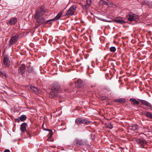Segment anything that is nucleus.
I'll use <instances>...</instances> for the list:
<instances>
[{
  "instance_id": "1",
  "label": "nucleus",
  "mask_w": 152,
  "mask_h": 152,
  "mask_svg": "<svg viewBox=\"0 0 152 152\" xmlns=\"http://www.w3.org/2000/svg\"><path fill=\"white\" fill-rule=\"evenodd\" d=\"M51 91L49 93L50 97L54 99L58 97V93L61 91L59 84L57 83H53L51 85Z\"/></svg>"
},
{
  "instance_id": "2",
  "label": "nucleus",
  "mask_w": 152,
  "mask_h": 152,
  "mask_svg": "<svg viewBox=\"0 0 152 152\" xmlns=\"http://www.w3.org/2000/svg\"><path fill=\"white\" fill-rule=\"evenodd\" d=\"M19 37V36L17 34L11 36L9 41V47H10L15 43L18 41Z\"/></svg>"
},
{
  "instance_id": "3",
  "label": "nucleus",
  "mask_w": 152,
  "mask_h": 152,
  "mask_svg": "<svg viewBox=\"0 0 152 152\" xmlns=\"http://www.w3.org/2000/svg\"><path fill=\"white\" fill-rule=\"evenodd\" d=\"M127 17L128 20L129 21L137 20L138 19V16L136 14L130 12L129 14L127 15Z\"/></svg>"
},
{
  "instance_id": "4",
  "label": "nucleus",
  "mask_w": 152,
  "mask_h": 152,
  "mask_svg": "<svg viewBox=\"0 0 152 152\" xmlns=\"http://www.w3.org/2000/svg\"><path fill=\"white\" fill-rule=\"evenodd\" d=\"M86 141L81 139H75L73 142L74 144L76 146H81L85 145L86 143Z\"/></svg>"
},
{
  "instance_id": "5",
  "label": "nucleus",
  "mask_w": 152,
  "mask_h": 152,
  "mask_svg": "<svg viewBox=\"0 0 152 152\" xmlns=\"http://www.w3.org/2000/svg\"><path fill=\"white\" fill-rule=\"evenodd\" d=\"M90 121L87 120L85 119H82L80 118H79L76 119L75 120V122L77 124H85L86 125L88 124Z\"/></svg>"
},
{
  "instance_id": "6",
  "label": "nucleus",
  "mask_w": 152,
  "mask_h": 152,
  "mask_svg": "<svg viewBox=\"0 0 152 152\" xmlns=\"http://www.w3.org/2000/svg\"><path fill=\"white\" fill-rule=\"evenodd\" d=\"M136 142L138 144L140 147H143L147 143V141L144 139L137 138L135 140Z\"/></svg>"
},
{
  "instance_id": "7",
  "label": "nucleus",
  "mask_w": 152,
  "mask_h": 152,
  "mask_svg": "<svg viewBox=\"0 0 152 152\" xmlns=\"http://www.w3.org/2000/svg\"><path fill=\"white\" fill-rule=\"evenodd\" d=\"M77 7L75 5H73L67 11L66 15L69 16L73 15Z\"/></svg>"
},
{
  "instance_id": "8",
  "label": "nucleus",
  "mask_w": 152,
  "mask_h": 152,
  "mask_svg": "<svg viewBox=\"0 0 152 152\" xmlns=\"http://www.w3.org/2000/svg\"><path fill=\"white\" fill-rule=\"evenodd\" d=\"M45 13V12L44 10L41 7L37 11L35 14V17H42V16L44 15Z\"/></svg>"
},
{
  "instance_id": "9",
  "label": "nucleus",
  "mask_w": 152,
  "mask_h": 152,
  "mask_svg": "<svg viewBox=\"0 0 152 152\" xmlns=\"http://www.w3.org/2000/svg\"><path fill=\"white\" fill-rule=\"evenodd\" d=\"M129 129L133 131H140L142 128L137 125L134 124L129 127Z\"/></svg>"
},
{
  "instance_id": "10",
  "label": "nucleus",
  "mask_w": 152,
  "mask_h": 152,
  "mask_svg": "<svg viewBox=\"0 0 152 152\" xmlns=\"http://www.w3.org/2000/svg\"><path fill=\"white\" fill-rule=\"evenodd\" d=\"M63 11L60 12L57 14V15L55 17V18L47 20L46 22L45 23H47L50 21H54L57 20H59L61 17V15L63 14Z\"/></svg>"
},
{
  "instance_id": "11",
  "label": "nucleus",
  "mask_w": 152,
  "mask_h": 152,
  "mask_svg": "<svg viewBox=\"0 0 152 152\" xmlns=\"http://www.w3.org/2000/svg\"><path fill=\"white\" fill-rule=\"evenodd\" d=\"M36 19L37 22L39 24V25H41L45 23V24L46 22H45V20L43 17H35Z\"/></svg>"
},
{
  "instance_id": "12",
  "label": "nucleus",
  "mask_w": 152,
  "mask_h": 152,
  "mask_svg": "<svg viewBox=\"0 0 152 152\" xmlns=\"http://www.w3.org/2000/svg\"><path fill=\"white\" fill-rule=\"evenodd\" d=\"M3 63L6 67H8L10 64V61L9 59L8 56L5 55L3 57Z\"/></svg>"
},
{
  "instance_id": "13",
  "label": "nucleus",
  "mask_w": 152,
  "mask_h": 152,
  "mask_svg": "<svg viewBox=\"0 0 152 152\" xmlns=\"http://www.w3.org/2000/svg\"><path fill=\"white\" fill-rule=\"evenodd\" d=\"M26 69L25 65L24 64H22L19 67L18 69V73L21 75H22L24 72L25 69Z\"/></svg>"
},
{
  "instance_id": "14",
  "label": "nucleus",
  "mask_w": 152,
  "mask_h": 152,
  "mask_svg": "<svg viewBox=\"0 0 152 152\" xmlns=\"http://www.w3.org/2000/svg\"><path fill=\"white\" fill-rule=\"evenodd\" d=\"M86 4H82V5L83 8L85 10L88 9L90 6L91 3V0H86Z\"/></svg>"
},
{
  "instance_id": "15",
  "label": "nucleus",
  "mask_w": 152,
  "mask_h": 152,
  "mask_svg": "<svg viewBox=\"0 0 152 152\" xmlns=\"http://www.w3.org/2000/svg\"><path fill=\"white\" fill-rule=\"evenodd\" d=\"M140 101L141 103L142 104L147 106L151 108H152V105L148 101L142 99H140Z\"/></svg>"
},
{
  "instance_id": "16",
  "label": "nucleus",
  "mask_w": 152,
  "mask_h": 152,
  "mask_svg": "<svg viewBox=\"0 0 152 152\" xmlns=\"http://www.w3.org/2000/svg\"><path fill=\"white\" fill-rule=\"evenodd\" d=\"M27 125V124L26 123H23L21 125L20 130L22 132H24L26 131V127Z\"/></svg>"
},
{
  "instance_id": "17",
  "label": "nucleus",
  "mask_w": 152,
  "mask_h": 152,
  "mask_svg": "<svg viewBox=\"0 0 152 152\" xmlns=\"http://www.w3.org/2000/svg\"><path fill=\"white\" fill-rule=\"evenodd\" d=\"M17 22V19L15 18H12L9 21V23L10 25L15 24Z\"/></svg>"
},
{
  "instance_id": "18",
  "label": "nucleus",
  "mask_w": 152,
  "mask_h": 152,
  "mask_svg": "<svg viewBox=\"0 0 152 152\" xmlns=\"http://www.w3.org/2000/svg\"><path fill=\"white\" fill-rule=\"evenodd\" d=\"M83 82L82 80L78 79L76 83V86L80 88L83 85Z\"/></svg>"
},
{
  "instance_id": "19",
  "label": "nucleus",
  "mask_w": 152,
  "mask_h": 152,
  "mask_svg": "<svg viewBox=\"0 0 152 152\" xmlns=\"http://www.w3.org/2000/svg\"><path fill=\"white\" fill-rule=\"evenodd\" d=\"M43 129L44 130H45V131H49V137H48V140H47L48 141H50V139H51V138L52 137V136L53 135V132L51 130H50L49 129Z\"/></svg>"
},
{
  "instance_id": "20",
  "label": "nucleus",
  "mask_w": 152,
  "mask_h": 152,
  "mask_svg": "<svg viewBox=\"0 0 152 152\" xmlns=\"http://www.w3.org/2000/svg\"><path fill=\"white\" fill-rule=\"evenodd\" d=\"M43 129L44 130H45V131H49V137H48V140H47L48 141H50V139H51V138L52 137V136L53 135V132L51 130H50L49 129Z\"/></svg>"
},
{
  "instance_id": "21",
  "label": "nucleus",
  "mask_w": 152,
  "mask_h": 152,
  "mask_svg": "<svg viewBox=\"0 0 152 152\" xmlns=\"http://www.w3.org/2000/svg\"><path fill=\"white\" fill-rule=\"evenodd\" d=\"M30 89L35 93H37L38 92V88L36 87L31 86Z\"/></svg>"
},
{
  "instance_id": "22",
  "label": "nucleus",
  "mask_w": 152,
  "mask_h": 152,
  "mask_svg": "<svg viewBox=\"0 0 152 152\" xmlns=\"http://www.w3.org/2000/svg\"><path fill=\"white\" fill-rule=\"evenodd\" d=\"M129 100L130 101L132 102H133V104H139L140 102L138 101H137L135 98H130Z\"/></svg>"
},
{
  "instance_id": "23",
  "label": "nucleus",
  "mask_w": 152,
  "mask_h": 152,
  "mask_svg": "<svg viewBox=\"0 0 152 152\" xmlns=\"http://www.w3.org/2000/svg\"><path fill=\"white\" fill-rule=\"evenodd\" d=\"M145 115L147 117L150 118L152 119V114L150 112H146L145 113Z\"/></svg>"
},
{
  "instance_id": "24",
  "label": "nucleus",
  "mask_w": 152,
  "mask_h": 152,
  "mask_svg": "<svg viewBox=\"0 0 152 152\" xmlns=\"http://www.w3.org/2000/svg\"><path fill=\"white\" fill-rule=\"evenodd\" d=\"M115 21L117 23L121 24H123L126 23L122 19H116L115 20Z\"/></svg>"
},
{
  "instance_id": "25",
  "label": "nucleus",
  "mask_w": 152,
  "mask_h": 152,
  "mask_svg": "<svg viewBox=\"0 0 152 152\" xmlns=\"http://www.w3.org/2000/svg\"><path fill=\"white\" fill-rule=\"evenodd\" d=\"M115 101L121 103H124L125 102V100L124 98H120L116 99Z\"/></svg>"
},
{
  "instance_id": "26",
  "label": "nucleus",
  "mask_w": 152,
  "mask_h": 152,
  "mask_svg": "<svg viewBox=\"0 0 152 152\" xmlns=\"http://www.w3.org/2000/svg\"><path fill=\"white\" fill-rule=\"evenodd\" d=\"M27 118V117L25 115H22L20 117V120L21 121H25Z\"/></svg>"
},
{
  "instance_id": "27",
  "label": "nucleus",
  "mask_w": 152,
  "mask_h": 152,
  "mask_svg": "<svg viewBox=\"0 0 152 152\" xmlns=\"http://www.w3.org/2000/svg\"><path fill=\"white\" fill-rule=\"evenodd\" d=\"M110 52H114L115 51L116 49L115 47L112 46L110 48Z\"/></svg>"
},
{
  "instance_id": "28",
  "label": "nucleus",
  "mask_w": 152,
  "mask_h": 152,
  "mask_svg": "<svg viewBox=\"0 0 152 152\" xmlns=\"http://www.w3.org/2000/svg\"><path fill=\"white\" fill-rule=\"evenodd\" d=\"M106 126L110 129H112L113 128V126L110 123H107L105 124Z\"/></svg>"
},
{
  "instance_id": "29",
  "label": "nucleus",
  "mask_w": 152,
  "mask_h": 152,
  "mask_svg": "<svg viewBox=\"0 0 152 152\" xmlns=\"http://www.w3.org/2000/svg\"><path fill=\"white\" fill-rule=\"evenodd\" d=\"M100 2H102L104 4H107L108 3L107 1H105L104 0H102L100 1Z\"/></svg>"
},
{
  "instance_id": "30",
  "label": "nucleus",
  "mask_w": 152,
  "mask_h": 152,
  "mask_svg": "<svg viewBox=\"0 0 152 152\" xmlns=\"http://www.w3.org/2000/svg\"><path fill=\"white\" fill-rule=\"evenodd\" d=\"M148 4L149 7L152 8V2H148Z\"/></svg>"
},
{
  "instance_id": "31",
  "label": "nucleus",
  "mask_w": 152,
  "mask_h": 152,
  "mask_svg": "<svg viewBox=\"0 0 152 152\" xmlns=\"http://www.w3.org/2000/svg\"><path fill=\"white\" fill-rule=\"evenodd\" d=\"M15 120L16 121H17L18 122H19L20 121V118H15Z\"/></svg>"
},
{
  "instance_id": "32",
  "label": "nucleus",
  "mask_w": 152,
  "mask_h": 152,
  "mask_svg": "<svg viewBox=\"0 0 152 152\" xmlns=\"http://www.w3.org/2000/svg\"><path fill=\"white\" fill-rule=\"evenodd\" d=\"M4 152H10V151L9 149L5 150Z\"/></svg>"
},
{
  "instance_id": "33",
  "label": "nucleus",
  "mask_w": 152,
  "mask_h": 152,
  "mask_svg": "<svg viewBox=\"0 0 152 152\" xmlns=\"http://www.w3.org/2000/svg\"><path fill=\"white\" fill-rule=\"evenodd\" d=\"M144 128H145V129H149V128H148V127L147 126V127H144Z\"/></svg>"
},
{
  "instance_id": "34",
  "label": "nucleus",
  "mask_w": 152,
  "mask_h": 152,
  "mask_svg": "<svg viewBox=\"0 0 152 152\" xmlns=\"http://www.w3.org/2000/svg\"><path fill=\"white\" fill-rule=\"evenodd\" d=\"M0 74L3 75V73L2 72L0 71Z\"/></svg>"
},
{
  "instance_id": "35",
  "label": "nucleus",
  "mask_w": 152,
  "mask_h": 152,
  "mask_svg": "<svg viewBox=\"0 0 152 152\" xmlns=\"http://www.w3.org/2000/svg\"><path fill=\"white\" fill-rule=\"evenodd\" d=\"M142 114L144 115H145V112H142Z\"/></svg>"
},
{
  "instance_id": "36",
  "label": "nucleus",
  "mask_w": 152,
  "mask_h": 152,
  "mask_svg": "<svg viewBox=\"0 0 152 152\" xmlns=\"http://www.w3.org/2000/svg\"><path fill=\"white\" fill-rule=\"evenodd\" d=\"M44 125V124H43L42 125V127L43 128Z\"/></svg>"
}]
</instances>
